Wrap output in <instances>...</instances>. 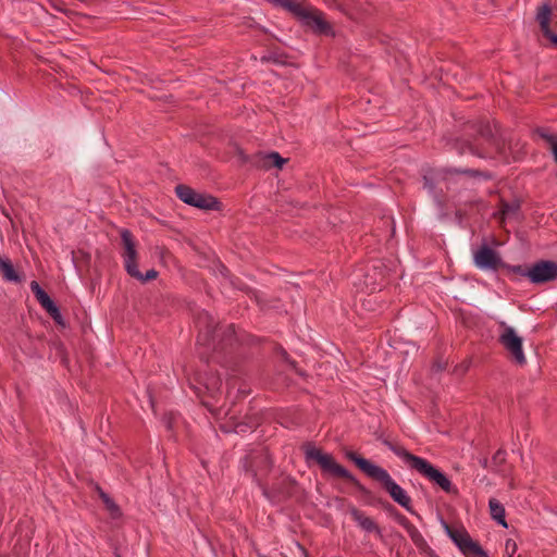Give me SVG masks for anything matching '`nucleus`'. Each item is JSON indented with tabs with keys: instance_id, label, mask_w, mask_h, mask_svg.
<instances>
[{
	"instance_id": "obj_23",
	"label": "nucleus",
	"mask_w": 557,
	"mask_h": 557,
	"mask_svg": "<svg viewBox=\"0 0 557 557\" xmlns=\"http://www.w3.org/2000/svg\"><path fill=\"white\" fill-rule=\"evenodd\" d=\"M537 134L549 145L554 159L557 162V136L549 134L543 128L537 129Z\"/></svg>"
},
{
	"instance_id": "obj_39",
	"label": "nucleus",
	"mask_w": 557,
	"mask_h": 557,
	"mask_svg": "<svg viewBox=\"0 0 557 557\" xmlns=\"http://www.w3.org/2000/svg\"><path fill=\"white\" fill-rule=\"evenodd\" d=\"M434 368H436L437 371H442L444 369L441 363H434Z\"/></svg>"
},
{
	"instance_id": "obj_13",
	"label": "nucleus",
	"mask_w": 557,
	"mask_h": 557,
	"mask_svg": "<svg viewBox=\"0 0 557 557\" xmlns=\"http://www.w3.org/2000/svg\"><path fill=\"white\" fill-rule=\"evenodd\" d=\"M236 341V333L234 330V325L230 324L224 330L218 327V332L215 334V341L213 346H207L208 348H211L213 351H223L228 346H232L233 343Z\"/></svg>"
},
{
	"instance_id": "obj_36",
	"label": "nucleus",
	"mask_w": 557,
	"mask_h": 557,
	"mask_svg": "<svg viewBox=\"0 0 557 557\" xmlns=\"http://www.w3.org/2000/svg\"><path fill=\"white\" fill-rule=\"evenodd\" d=\"M412 532L410 533V536L412 539V541L418 544L419 541H422V535L418 532V530L416 528H412Z\"/></svg>"
},
{
	"instance_id": "obj_32",
	"label": "nucleus",
	"mask_w": 557,
	"mask_h": 557,
	"mask_svg": "<svg viewBox=\"0 0 557 557\" xmlns=\"http://www.w3.org/2000/svg\"><path fill=\"white\" fill-rule=\"evenodd\" d=\"M29 286L37 300L46 293L37 281H32Z\"/></svg>"
},
{
	"instance_id": "obj_1",
	"label": "nucleus",
	"mask_w": 557,
	"mask_h": 557,
	"mask_svg": "<svg viewBox=\"0 0 557 557\" xmlns=\"http://www.w3.org/2000/svg\"><path fill=\"white\" fill-rule=\"evenodd\" d=\"M345 457L352 461L364 474L372 480L379 482L382 488L391 496V498L408 512L413 513L411 498L407 492L395 482L387 470L372 463L370 460L361 457L354 450H347Z\"/></svg>"
},
{
	"instance_id": "obj_20",
	"label": "nucleus",
	"mask_w": 557,
	"mask_h": 557,
	"mask_svg": "<svg viewBox=\"0 0 557 557\" xmlns=\"http://www.w3.org/2000/svg\"><path fill=\"white\" fill-rule=\"evenodd\" d=\"M99 496L102 499L103 504L106 505V508L110 511L112 518H119L121 513L120 507L114 503V500L104 493L100 487H98Z\"/></svg>"
},
{
	"instance_id": "obj_16",
	"label": "nucleus",
	"mask_w": 557,
	"mask_h": 557,
	"mask_svg": "<svg viewBox=\"0 0 557 557\" xmlns=\"http://www.w3.org/2000/svg\"><path fill=\"white\" fill-rule=\"evenodd\" d=\"M0 272L2 277L8 282H22L21 275L15 271L11 260L8 258L0 257Z\"/></svg>"
},
{
	"instance_id": "obj_12",
	"label": "nucleus",
	"mask_w": 557,
	"mask_h": 557,
	"mask_svg": "<svg viewBox=\"0 0 557 557\" xmlns=\"http://www.w3.org/2000/svg\"><path fill=\"white\" fill-rule=\"evenodd\" d=\"M529 281L533 284H544L557 280V262L540 260L529 267Z\"/></svg>"
},
{
	"instance_id": "obj_26",
	"label": "nucleus",
	"mask_w": 557,
	"mask_h": 557,
	"mask_svg": "<svg viewBox=\"0 0 557 557\" xmlns=\"http://www.w3.org/2000/svg\"><path fill=\"white\" fill-rule=\"evenodd\" d=\"M550 14H552V9L547 4V3H544L543 5H541L539 8V11H537V14H536V20L539 23L541 22H550Z\"/></svg>"
},
{
	"instance_id": "obj_10",
	"label": "nucleus",
	"mask_w": 557,
	"mask_h": 557,
	"mask_svg": "<svg viewBox=\"0 0 557 557\" xmlns=\"http://www.w3.org/2000/svg\"><path fill=\"white\" fill-rule=\"evenodd\" d=\"M122 246H123V260L125 271L128 275H138V264H137V250H136V242L132 232L127 228H122L120 231Z\"/></svg>"
},
{
	"instance_id": "obj_21",
	"label": "nucleus",
	"mask_w": 557,
	"mask_h": 557,
	"mask_svg": "<svg viewBox=\"0 0 557 557\" xmlns=\"http://www.w3.org/2000/svg\"><path fill=\"white\" fill-rule=\"evenodd\" d=\"M263 161H264L263 162L264 166H267V168L274 166L277 169H282L283 164H285L287 162V160L282 158L278 152H274V151L264 156Z\"/></svg>"
},
{
	"instance_id": "obj_6",
	"label": "nucleus",
	"mask_w": 557,
	"mask_h": 557,
	"mask_svg": "<svg viewBox=\"0 0 557 557\" xmlns=\"http://www.w3.org/2000/svg\"><path fill=\"white\" fill-rule=\"evenodd\" d=\"M175 194L180 200L201 210H219L220 201L210 195L201 194L191 187L180 184L175 187Z\"/></svg>"
},
{
	"instance_id": "obj_31",
	"label": "nucleus",
	"mask_w": 557,
	"mask_h": 557,
	"mask_svg": "<svg viewBox=\"0 0 557 557\" xmlns=\"http://www.w3.org/2000/svg\"><path fill=\"white\" fill-rule=\"evenodd\" d=\"M517 552V544L513 540L509 539L506 541V544H505V555L507 557H513V555L516 554Z\"/></svg>"
},
{
	"instance_id": "obj_30",
	"label": "nucleus",
	"mask_w": 557,
	"mask_h": 557,
	"mask_svg": "<svg viewBox=\"0 0 557 557\" xmlns=\"http://www.w3.org/2000/svg\"><path fill=\"white\" fill-rule=\"evenodd\" d=\"M505 460H506V451L503 449H498L492 457V463L495 467H499L500 465H503L505 462Z\"/></svg>"
},
{
	"instance_id": "obj_35",
	"label": "nucleus",
	"mask_w": 557,
	"mask_h": 557,
	"mask_svg": "<svg viewBox=\"0 0 557 557\" xmlns=\"http://www.w3.org/2000/svg\"><path fill=\"white\" fill-rule=\"evenodd\" d=\"M50 317L53 319V321L59 325H64L63 317L60 312V309H58L54 313H51Z\"/></svg>"
},
{
	"instance_id": "obj_9",
	"label": "nucleus",
	"mask_w": 557,
	"mask_h": 557,
	"mask_svg": "<svg viewBox=\"0 0 557 557\" xmlns=\"http://www.w3.org/2000/svg\"><path fill=\"white\" fill-rule=\"evenodd\" d=\"M196 326L198 327L197 342L201 346H213L215 334L218 332V324L214 318L208 311H199L195 318Z\"/></svg>"
},
{
	"instance_id": "obj_14",
	"label": "nucleus",
	"mask_w": 557,
	"mask_h": 557,
	"mask_svg": "<svg viewBox=\"0 0 557 557\" xmlns=\"http://www.w3.org/2000/svg\"><path fill=\"white\" fill-rule=\"evenodd\" d=\"M349 512H350V516L352 517V519L358 523V525L362 530H364L366 532H369V533L374 532V533L381 535V529L379 528V525L374 522V520L372 518L366 516L364 512H362L355 506H352L349 509Z\"/></svg>"
},
{
	"instance_id": "obj_5",
	"label": "nucleus",
	"mask_w": 557,
	"mask_h": 557,
	"mask_svg": "<svg viewBox=\"0 0 557 557\" xmlns=\"http://www.w3.org/2000/svg\"><path fill=\"white\" fill-rule=\"evenodd\" d=\"M245 475L249 476L259 486L272 469V461L264 447L251 449L242 460Z\"/></svg>"
},
{
	"instance_id": "obj_38",
	"label": "nucleus",
	"mask_w": 557,
	"mask_h": 557,
	"mask_svg": "<svg viewBox=\"0 0 557 557\" xmlns=\"http://www.w3.org/2000/svg\"><path fill=\"white\" fill-rule=\"evenodd\" d=\"M480 463H481V466H482L483 468H486V469L488 468V460H487L486 458L482 459V460L480 461Z\"/></svg>"
},
{
	"instance_id": "obj_27",
	"label": "nucleus",
	"mask_w": 557,
	"mask_h": 557,
	"mask_svg": "<svg viewBox=\"0 0 557 557\" xmlns=\"http://www.w3.org/2000/svg\"><path fill=\"white\" fill-rule=\"evenodd\" d=\"M132 277L145 283L154 280L158 276V272L154 269L148 270L145 274L139 271L138 275H131Z\"/></svg>"
},
{
	"instance_id": "obj_33",
	"label": "nucleus",
	"mask_w": 557,
	"mask_h": 557,
	"mask_svg": "<svg viewBox=\"0 0 557 557\" xmlns=\"http://www.w3.org/2000/svg\"><path fill=\"white\" fill-rule=\"evenodd\" d=\"M42 308L48 312L49 315L51 313H54L59 309V307L54 304L53 300H51L48 304H46L45 306H42Z\"/></svg>"
},
{
	"instance_id": "obj_41",
	"label": "nucleus",
	"mask_w": 557,
	"mask_h": 557,
	"mask_svg": "<svg viewBox=\"0 0 557 557\" xmlns=\"http://www.w3.org/2000/svg\"><path fill=\"white\" fill-rule=\"evenodd\" d=\"M203 405L212 411L211 405L208 401H203Z\"/></svg>"
},
{
	"instance_id": "obj_28",
	"label": "nucleus",
	"mask_w": 557,
	"mask_h": 557,
	"mask_svg": "<svg viewBox=\"0 0 557 557\" xmlns=\"http://www.w3.org/2000/svg\"><path fill=\"white\" fill-rule=\"evenodd\" d=\"M257 425H258V421L257 420H249V422H239V423L235 424L234 431L236 433L246 432L247 429H252V428H255Z\"/></svg>"
},
{
	"instance_id": "obj_42",
	"label": "nucleus",
	"mask_w": 557,
	"mask_h": 557,
	"mask_svg": "<svg viewBox=\"0 0 557 557\" xmlns=\"http://www.w3.org/2000/svg\"><path fill=\"white\" fill-rule=\"evenodd\" d=\"M553 45L557 47V37H553Z\"/></svg>"
},
{
	"instance_id": "obj_25",
	"label": "nucleus",
	"mask_w": 557,
	"mask_h": 557,
	"mask_svg": "<svg viewBox=\"0 0 557 557\" xmlns=\"http://www.w3.org/2000/svg\"><path fill=\"white\" fill-rule=\"evenodd\" d=\"M221 385H222L221 379L218 376H211L205 383L206 389L210 393V395L212 397H214V394L220 391Z\"/></svg>"
},
{
	"instance_id": "obj_29",
	"label": "nucleus",
	"mask_w": 557,
	"mask_h": 557,
	"mask_svg": "<svg viewBox=\"0 0 557 557\" xmlns=\"http://www.w3.org/2000/svg\"><path fill=\"white\" fill-rule=\"evenodd\" d=\"M539 24H540L541 30L543 33V36L545 38L549 39L550 42L553 44V37H557V35L552 32L549 22H545V23L541 22Z\"/></svg>"
},
{
	"instance_id": "obj_34",
	"label": "nucleus",
	"mask_w": 557,
	"mask_h": 557,
	"mask_svg": "<svg viewBox=\"0 0 557 557\" xmlns=\"http://www.w3.org/2000/svg\"><path fill=\"white\" fill-rule=\"evenodd\" d=\"M261 62H263V63H264V62L281 63V61H280L278 57H277L276 54H274V53H270V54H268V55H263V57L261 58Z\"/></svg>"
},
{
	"instance_id": "obj_22",
	"label": "nucleus",
	"mask_w": 557,
	"mask_h": 557,
	"mask_svg": "<svg viewBox=\"0 0 557 557\" xmlns=\"http://www.w3.org/2000/svg\"><path fill=\"white\" fill-rule=\"evenodd\" d=\"M450 173L467 174L472 177L483 178L485 181L492 180L493 175L487 171L472 170V169H454Z\"/></svg>"
},
{
	"instance_id": "obj_43",
	"label": "nucleus",
	"mask_w": 557,
	"mask_h": 557,
	"mask_svg": "<svg viewBox=\"0 0 557 557\" xmlns=\"http://www.w3.org/2000/svg\"><path fill=\"white\" fill-rule=\"evenodd\" d=\"M231 283H232V285H234L235 287H237V288H242L239 285L235 284V282H233V281H232Z\"/></svg>"
},
{
	"instance_id": "obj_24",
	"label": "nucleus",
	"mask_w": 557,
	"mask_h": 557,
	"mask_svg": "<svg viewBox=\"0 0 557 557\" xmlns=\"http://www.w3.org/2000/svg\"><path fill=\"white\" fill-rule=\"evenodd\" d=\"M502 269L506 270L508 273L518 274V275L527 277L529 280V274H528L529 267H527V265H521V264L512 265V264H508V263L504 262V265Z\"/></svg>"
},
{
	"instance_id": "obj_7",
	"label": "nucleus",
	"mask_w": 557,
	"mask_h": 557,
	"mask_svg": "<svg viewBox=\"0 0 557 557\" xmlns=\"http://www.w3.org/2000/svg\"><path fill=\"white\" fill-rule=\"evenodd\" d=\"M445 531L466 557H487L478 542H474L463 528H451L444 523Z\"/></svg>"
},
{
	"instance_id": "obj_2",
	"label": "nucleus",
	"mask_w": 557,
	"mask_h": 557,
	"mask_svg": "<svg viewBox=\"0 0 557 557\" xmlns=\"http://www.w3.org/2000/svg\"><path fill=\"white\" fill-rule=\"evenodd\" d=\"M382 444L392 450L397 457L403 459L411 470L417 471L431 483L441 487L444 492L448 494H457L458 490L453 485L451 481L444 472L435 468L430 461L411 454L403 445L388 438H383Z\"/></svg>"
},
{
	"instance_id": "obj_8",
	"label": "nucleus",
	"mask_w": 557,
	"mask_h": 557,
	"mask_svg": "<svg viewBox=\"0 0 557 557\" xmlns=\"http://www.w3.org/2000/svg\"><path fill=\"white\" fill-rule=\"evenodd\" d=\"M499 325L503 327V331L498 337V342L518 366H524L527 358L522 348V338L516 333L513 327L507 325L505 322H500Z\"/></svg>"
},
{
	"instance_id": "obj_4",
	"label": "nucleus",
	"mask_w": 557,
	"mask_h": 557,
	"mask_svg": "<svg viewBox=\"0 0 557 557\" xmlns=\"http://www.w3.org/2000/svg\"><path fill=\"white\" fill-rule=\"evenodd\" d=\"M275 7L285 9L299 17L306 25L312 27L318 34L327 35L332 33V27L324 20L323 13L313 7H305L302 3L294 0H268Z\"/></svg>"
},
{
	"instance_id": "obj_3",
	"label": "nucleus",
	"mask_w": 557,
	"mask_h": 557,
	"mask_svg": "<svg viewBox=\"0 0 557 557\" xmlns=\"http://www.w3.org/2000/svg\"><path fill=\"white\" fill-rule=\"evenodd\" d=\"M305 459L308 463L315 462L322 474L334 479H344L351 483L362 495H369L370 491L345 467L339 465L332 454L323 451L311 443H307L302 447Z\"/></svg>"
},
{
	"instance_id": "obj_15",
	"label": "nucleus",
	"mask_w": 557,
	"mask_h": 557,
	"mask_svg": "<svg viewBox=\"0 0 557 557\" xmlns=\"http://www.w3.org/2000/svg\"><path fill=\"white\" fill-rule=\"evenodd\" d=\"M455 148L460 154H465L468 152L482 159L490 157L488 152L485 151V149L481 148L478 144L470 143L467 140H457L455 143Z\"/></svg>"
},
{
	"instance_id": "obj_37",
	"label": "nucleus",
	"mask_w": 557,
	"mask_h": 557,
	"mask_svg": "<svg viewBox=\"0 0 557 557\" xmlns=\"http://www.w3.org/2000/svg\"><path fill=\"white\" fill-rule=\"evenodd\" d=\"M52 299L50 298V296L45 293V295H42L40 298H38V302L40 304V306H45L46 304H48L49 301H51Z\"/></svg>"
},
{
	"instance_id": "obj_17",
	"label": "nucleus",
	"mask_w": 557,
	"mask_h": 557,
	"mask_svg": "<svg viewBox=\"0 0 557 557\" xmlns=\"http://www.w3.org/2000/svg\"><path fill=\"white\" fill-rule=\"evenodd\" d=\"M490 512L492 518L497 521L500 525L507 527L505 520V508L504 506L495 498H491L488 502Z\"/></svg>"
},
{
	"instance_id": "obj_40",
	"label": "nucleus",
	"mask_w": 557,
	"mask_h": 557,
	"mask_svg": "<svg viewBox=\"0 0 557 557\" xmlns=\"http://www.w3.org/2000/svg\"><path fill=\"white\" fill-rule=\"evenodd\" d=\"M399 522L404 524L405 522H408V520L406 519V517L399 515Z\"/></svg>"
},
{
	"instance_id": "obj_11",
	"label": "nucleus",
	"mask_w": 557,
	"mask_h": 557,
	"mask_svg": "<svg viewBox=\"0 0 557 557\" xmlns=\"http://www.w3.org/2000/svg\"><path fill=\"white\" fill-rule=\"evenodd\" d=\"M473 262L480 270L493 272L498 271L504 265L499 253L486 244H483L473 252Z\"/></svg>"
},
{
	"instance_id": "obj_19",
	"label": "nucleus",
	"mask_w": 557,
	"mask_h": 557,
	"mask_svg": "<svg viewBox=\"0 0 557 557\" xmlns=\"http://www.w3.org/2000/svg\"><path fill=\"white\" fill-rule=\"evenodd\" d=\"M519 210H520V203L518 201L508 202V201L502 200L499 214H500V218L503 220H505L507 218H510V216L517 214L519 212Z\"/></svg>"
},
{
	"instance_id": "obj_18",
	"label": "nucleus",
	"mask_w": 557,
	"mask_h": 557,
	"mask_svg": "<svg viewBox=\"0 0 557 557\" xmlns=\"http://www.w3.org/2000/svg\"><path fill=\"white\" fill-rule=\"evenodd\" d=\"M478 134L480 138L486 141L488 145L494 146L499 151L498 143L488 124L480 123L478 125Z\"/></svg>"
}]
</instances>
